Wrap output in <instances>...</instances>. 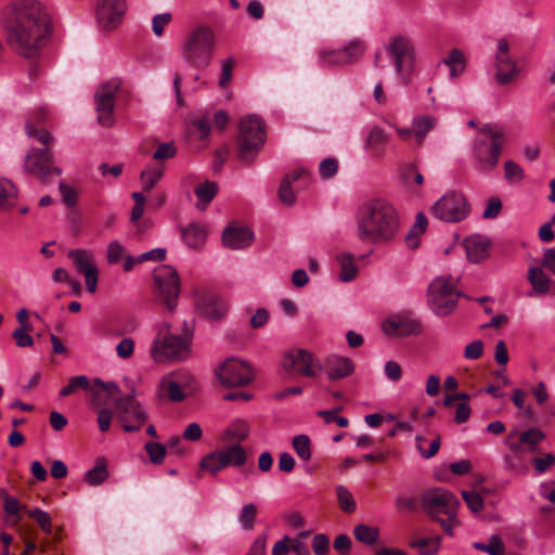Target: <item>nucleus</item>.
I'll use <instances>...</instances> for the list:
<instances>
[{
	"label": "nucleus",
	"instance_id": "4c0bfd02",
	"mask_svg": "<svg viewBox=\"0 0 555 555\" xmlns=\"http://www.w3.org/2000/svg\"><path fill=\"white\" fill-rule=\"evenodd\" d=\"M337 262L340 267L338 276L341 282H350L357 276L358 268L351 254L338 255Z\"/></svg>",
	"mask_w": 555,
	"mask_h": 555
},
{
	"label": "nucleus",
	"instance_id": "338daca9",
	"mask_svg": "<svg viewBox=\"0 0 555 555\" xmlns=\"http://www.w3.org/2000/svg\"><path fill=\"white\" fill-rule=\"evenodd\" d=\"M312 550L315 555H326L330 550V539L322 533L315 534L312 540Z\"/></svg>",
	"mask_w": 555,
	"mask_h": 555
},
{
	"label": "nucleus",
	"instance_id": "3c124183",
	"mask_svg": "<svg viewBox=\"0 0 555 555\" xmlns=\"http://www.w3.org/2000/svg\"><path fill=\"white\" fill-rule=\"evenodd\" d=\"M504 465L506 470L517 475H524L528 470L522 456L516 457V454H506L504 456Z\"/></svg>",
	"mask_w": 555,
	"mask_h": 555
},
{
	"label": "nucleus",
	"instance_id": "393cba45",
	"mask_svg": "<svg viewBox=\"0 0 555 555\" xmlns=\"http://www.w3.org/2000/svg\"><path fill=\"white\" fill-rule=\"evenodd\" d=\"M324 367L332 380H338L350 376L354 371V364L349 358L332 356L325 360Z\"/></svg>",
	"mask_w": 555,
	"mask_h": 555
},
{
	"label": "nucleus",
	"instance_id": "680f3d73",
	"mask_svg": "<svg viewBox=\"0 0 555 555\" xmlns=\"http://www.w3.org/2000/svg\"><path fill=\"white\" fill-rule=\"evenodd\" d=\"M59 189H60V193H61L63 203L67 207H75L78 202V195H77V192L75 191V189L67 185L63 181L60 182Z\"/></svg>",
	"mask_w": 555,
	"mask_h": 555
},
{
	"label": "nucleus",
	"instance_id": "412c9836",
	"mask_svg": "<svg viewBox=\"0 0 555 555\" xmlns=\"http://www.w3.org/2000/svg\"><path fill=\"white\" fill-rule=\"evenodd\" d=\"M90 405L93 410L106 409V405L115 404L119 397V388L115 383H104L95 379L92 386H89Z\"/></svg>",
	"mask_w": 555,
	"mask_h": 555
},
{
	"label": "nucleus",
	"instance_id": "cd10ccee",
	"mask_svg": "<svg viewBox=\"0 0 555 555\" xmlns=\"http://www.w3.org/2000/svg\"><path fill=\"white\" fill-rule=\"evenodd\" d=\"M37 526L48 535L46 541L37 543V551L40 548L42 552L48 551L52 544L60 538V528H54L51 522V517L47 512L37 508Z\"/></svg>",
	"mask_w": 555,
	"mask_h": 555
},
{
	"label": "nucleus",
	"instance_id": "bf43d9fd",
	"mask_svg": "<svg viewBox=\"0 0 555 555\" xmlns=\"http://www.w3.org/2000/svg\"><path fill=\"white\" fill-rule=\"evenodd\" d=\"M31 328L17 327L13 331L12 337L15 344L20 348L31 347L34 345V338L29 334Z\"/></svg>",
	"mask_w": 555,
	"mask_h": 555
},
{
	"label": "nucleus",
	"instance_id": "f03ea898",
	"mask_svg": "<svg viewBox=\"0 0 555 555\" xmlns=\"http://www.w3.org/2000/svg\"><path fill=\"white\" fill-rule=\"evenodd\" d=\"M9 48L25 59L35 56V0H13L0 12Z\"/></svg>",
	"mask_w": 555,
	"mask_h": 555
},
{
	"label": "nucleus",
	"instance_id": "f3484780",
	"mask_svg": "<svg viewBox=\"0 0 555 555\" xmlns=\"http://www.w3.org/2000/svg\"><path fill=\"white\" fill-rule=\"evenodd\" d=\"M67 257L72 260L76 271L85 276L86 288L89 293H95L99 282V269L95 263L94 253L90 249H72Z\"/></svg>",
	"mask_w": 555,
	"mask_h": 555
},
{
	"label": "nucleus",
	"instance_id": "c9c22d12",
	"mask_svg": "<svg viewBox=\"0 0 555 555\" xmlns=\"http://www.w3.org/2000/svg\"><path fill=\"white\" fill-rule=\"evenodd\" d=\"M528 280L532 285L533 293L539 295L548 293L551 280L541 268L531 267L528 270Z\"/></svg>",
	"mask_w": 555,
	"mask_h": 555
},
{
	"label": "nucleus",
	"instance_id": "774afa93",
	"mask_svg": "<svg viewBox=\"0 0 555 555\" xmlns=\"http://www.w3.org/2000/svg\"><path fill=\"white\" fill-rule=\"evenodd\" d=\"M268 534L258 535L245 555H266Z\"/></svg>",
	"mask_w": 555,
	"mask_h": 555
},
{
	"label": "nucleus",
	"instance_id": "f704fd0d",
	"mask_svg": "<svg viewBox=\"0 0 555 555\" xmlns=\"http://www.w3.org/2000/svg\"><path fill=\"white\" fill-rule=\"evenodd\" d=\"M194 193L197 197L196 207L201 210L206 209L207 205L215 198L218 193V185L212 181H205L198 184Z\"/></svg>",
	"mask_w": 555,
	"mask_h": 555
},
{
	"label": "nucleus",
	"instance_id": "39448f33",
	"mask_svg": "<svg viewBox=\"0 0 555 555\" xmlns=\"http://www.w3.org/2000/svg\"><path fill=\"white\" fill-rule=\"evenodd\" d=\"M504 144V133L491 126L480 129L473 144V159L476 170L491 172L499 164Z\"/></svg>",
	"mask_w": 555,
	"mask_h": 555
},
{
	"label": "nucleus",
	"instance_id": "a18cd8bd",
	"mask_svg": "<svg viewBox=\"0 0 555 555\" xmlns=\"http://www.w3.org/2000/svg\"><path fill=\"white\" fill-rule=\"evenodd\" d=\"M249 434V426L243 420L234 421L225 430L224 435L232 440L243 441Z\"/></svg>",
	"mask_w": 555,
	"mask_h": 555
},
{
	"label": "nucleus",
	"instance_id": "7c9ffc66",
	"mask_svg": "<svg viewBox=\"0 0 555 555\" xmlns=\"http://www.w3.org/2000/svg\"><path fill=\"white\" fill-rule=\"evenodd\" d=\"M52 154L48 149L43 151L37 150V175H40L46 181L51 177H59L62 173L60 168L52 165Z\"/></svg>",
	"mask_w": 555,
	"mask_h": 555
},
{
	"label": "nucleus",
	"instance_id": "13d9d810",
	"mask_svg": "<svg viewBox=\"0 0 555 555\" xmlns=\"http://www.w3.org/2000/svg\"><path fill=\"white\" fill-rule=\"evenodd\" d=\"M145 450L152 463L160 464L166 456V447L158 442L145 443Z\"/></svg>",
	"mask_w": 555,
	"mask_h": 555
},
{
	"label": "nucleus",
	"instance_id": "dca6fc26",
	"mask_svg": "<svg viewBox=\"0 0 555 555\" xmlns=\"http://www.w3.org/2000/svg\"><path fill=\"white\" fill-rule=\"evenodd\" d=\"M218 380L225 387H238L251 382L250 366L237 359H228L216 369Z\"/></svg>",
	"mask_w": 555,
	"mask_h": 555
},
{
	"label": "nucleus",
	"instance_id": "5fc2aeb1",
	"mask_svg": "<svg viewBox=\"0 0 555 555\" xmlns=\"http://www.w3.org/2000/svg\"><path fill=\"white\" fill-rule=\"evenodd\" d=\"M462 496L473 513H478L483 509V499L478 492L473 490H463Z\"/></svg>",
	"mask_w": 555,
	"mask_h": 555
},
{
	"label": "nucleus",
	"instance_id": "58836bf2",
	"mask_svg": "<svg viewBox=\"0 0 555 555\" xmlns=\"http://www.w3.org/2000/svg\"><path fill=\"white\" fill-rule=\"evenodd\" d=\"M318 64L321 67L345 66L339 49L323 48L318 51Z\"/></svg>",
	"mask_w": 555,
	"mask_h": 555
},
{
	"label": "nucleus",
	"instance_id": "2f4dec72",
	"mask_svg": "<svg viewBox=\"0 0 555 555\" xmlns=\"http://www.w3.org/2000/svg\"><path fill=\"white\" fill-rule=\"evenodd\" d=\"M442 63L449 68L452 79L463 75L466 69V57L457 48L450 50Z\"/></svg>",
	"mask_w": 555,
	"mask_h": 555
},
{
	"label": "nucleus",
	"instance_id": "0e129e2a",
	"mask_svg": "<svg viewBox=\"0 0 555 555\" xmlns=\"http://www.w3.org/2000/svg\"><path fill=\"white\" fill-rule=\"evenodd\" d=\"M134 340L131 337L122 338L116 346V353L120 359H128L133 354Z\"/></svg>",
	"mask_w": 555,
	"mask_h": 555
},
{
	"label": "nucleus",
	"instance_id": "6e6552de",
	"mask_svg": "<svg viewBox=\"0 0 555 555\" xmlns=\"http://www.w3.org/2000/svg\"><path fill=\"white\" fill-rule=\"evenodd\" d=\"M428 304L431 310L441 317L450 314L457 306L461 293L457 291V279L438 276L429 284Z\"/></svg>",
	"mask_w": 555,
	"mask_h": 555
},
{
	"label": "nucleus",
	"instance_id": "ddd939ff",
	"mask_svg": "<svg viewBox=\"0 0 555 555\" xmlns=\"http://www.w3.org/2000/svg\"><path fill=\"white\" fill-rule=\"evenodd\" d=\"M509 43L506 39H499L494 54L495 81L500 86L515 83L520 76V67L516 60L509 54Z\"/></svg>",
	"mask_w": 555,
	"mask_h": 555
},
{
	"label": "nucleus",
	"instance_id": "bb28decb",
	"mask_svg": "<svg viewBox=\"0 0 555 555\" xmlns=\"http://www.w3.org/2000/svg\"><path fill=\"white\" fill-rule=\"evenodd\" d=\"M304 180L308 181V172L305 169H296L294 172L286 175L279 188V197L285 205H293L296 201L293 184Z\"/></svg>",
	"mask_w": 555,
	"mask_h": 555
},
{
	"label": "nucleus",
	"instance_id": "a878e982",
	"mask_svg": "<svg viewBox=\"0 0 555 555\" xmlns=\"http://www.w3.org/2000/svg\"><path fill=\"white\" fill-rule=\"evenodd\" d=\"M222 242L229 248L240 249L251 244L253 234L247 228L229 225L223 231Z\"/></svg>",
	"mask_w": 555,
	"mask_h": 555
},
{
	"label": "nucleus",
	"instance_id": "2eb2a0df",
	"mask_svg": "<svg viewBox=\"0 0 555 555\" xmlns=\"http://www.w3.org/2000/svg\"><path fill=\"white\" fill-rule=\"evenodd\" d=\"M116 414L122 424V429L128 433L140 430L149 417L145 408L129 395L118 398Z\"/></svg>",
	"mask_w": 555,
	"mask_h": 555
},
{
	"label": "nucleus",
	"instance_id": "a211bd4d",
	"mask_svg": "<svg viewBox=\"0 0 555 555\" xmlns=\"http://www.w3.org/2000/svg\"><path fill=\"white\" fill-rule=\"evenodd\" d=\"M127 11L126 0H100L96 5V23L101 30L117 28Z\"/></svg>",
	"mask_w": 555,
	"mask_h": 555
},
{
	"label": "nucleus",
	"instance_id": "c85d7f7f",
	"mask_svg": "<svg viewBox=\"0 0 555 555\" xmlns=\"http://www.w3.org/2000/svg\"><path fill=\"white\" fill-rule=\"evenodd\" d=\"M437 125V118L431 115H417L412 120V128L414 131V144L420 147L427 133L431 131Z\"/></svg>",
	"mask_w": 555,
	"mask_h": 555
},
{
	"label": "nucleus",
	"instance_id": "4d7b16f0",
	"mask_svg": "<svg viewBox=\"0 0 555 555\" xmlns=\"http://www.w3.org/2000/svg\"><path fill=\"white\" fill-rule=\"evenodd\" d=\"M476 548L482 550L490 555H503L504 554V545L499 535H492L489 540L488 544L476 543Z\"/></svg>",
	"mask_w": 555,
	"mask_h": 555
},
{
	"label": "nucleus",
	"instance_id": "8fccbe9b",
	"mask_svg": "<svg viewBox=\"0 0 555 555\" xmlns=\"http://www.w3.org/2000/svg\"><path fill=\"white\" fill-rule=\"evenodd\" d=\"M127 253L125 246L118 241H112L106 250V261L108 264H116L121 260L125 261Z\"/></svg>",
	"mask_w": 555,
	"mask_h": 555
},
{
	"label": "nucleus",
	"instance_id": "7ed1b4c3",
	"mask_svg": "<svg viewBox=\"0 0 555 555\" xmlns=\"http://www.w3.org/2000/svg\"><path fill=\"white\" fill-rule=\"evenodd\" d=\"M215 48V31L211 27L199 24L191 28L182 38L180 54L190 67L205 68L214 57Z\"/></svg>",
	"mask_w": 555,
	"mask_h": 555
},
{
	"label": "nucleus",
	"instance_id": "f257e3e1",
	"mask_svg": "<svg viewBox=\"0 0 555 555\" xmlns=\"http://www.w3.org/2000/svg\"><path fill=\"white\" fill-rule=\"evenodd\" d=\"M399 229V212L389 201L373 198L360 206L357 215V235L361 242L376 245L392 242Z\"/></svg>",
	"mask_w": 555,
	"mask_h": 555
},
{
	"label": "nucleus",
	"instance_id": "0eeeda50",
	"mask_svg": "<svg viewBox=\"0 0 555 555\" xmlns=\"http://www.w3.org/2000/svg\"><path fill=\"white\" fill-rule=\"evenodd\" d=\"M266 142L264 121L256 115L250 114L240 121L238 125V157L245 163H250L259 153Z\"/></svg>",
	"mask_w": 555,
	"mask_h": 555
},
{
	"label": "nucleus",
	"instance_id": "a19ab883",
	"mask_svg": "<svg viewBox=\"0 0 555 555\" xmlns=\"http://www.w3.org/2000/svg\"><path fill=\"white\" fill-rule=\"evenodd\" d=\"M108 477L106 463L104 460H99L94 467L89 469L83 477V480L90 486H99L104 482Z\"/></svg>",
	"mask_w": 555,
	"mask_h": 555
},
{
	"label": "nucleus",
	"instance_id": "c756f323",
	"mask_svg": "<svg viewBox=\"0 0 555 555\" xmlns=\"http://www.w3.org/2000/svg\"><path fill=\"white\" fill-rule=\"evenodd\" d=\"M206 237L207 229L202 224L192 223L182 230V238L190 248H201Z\"/></svg>",
	"mask_w": 555,
	"mask_h": 555
},
{
	"label": "nucleus",
	"instance_id": "20e7f679",
	"mask_svg": "<svg viewBox=\"0 0 555 555\" xmlns=\"http://www.w3.org/2000/svg\"><path fill=\"white\" fill-rule=\"evenodd\" d=\"M456 496L443 488L426 490L421 496L423 511L437 520L448 535H453V528L459 525Z\"/></svg>",
	"mask_w": 555,
	"mask_h": 555
},
{
	"label": "nucleus",
	"instance_id": "69168bd1",
	"mask_svg": "<svg viewBox=\"0 0 555 555\" xmlns=\"http://www.w3.org/2000/svg\"><path fill=\"white\" fill-rule=\"evenodd\" d=\"M338 169V162L335 158H325L319 166V171L322 178L328 179L336 175Z\"/></svg>",
	"mask_w": 555,
	"mask_h": 555
},
{
	"label": "nucleus",
	"instance_id": "e433bc0d",
	"mask_svg": "<svg viewBox=\"0 0 555 555\" xmlns=\"http://www.w3.org/2000/svg\"><path fill=\"white\" fill-rule=\"evenodd\" d=\"M165 168L163 165L147 167L140 175L143 192H150L163 178Z\"/></svg>",
	"mask_w": 555,
	"mask_h": 555
},
{
	"label": "nucleus",
	"instance_id": "9b49d317",
	"mask_svg": "<svg viewBox=\"0 0 555 555\" xmlns=\"http://www.w3.org/2000/svg\"><path fill=\"white\" fill-rule=\"evenodd\" d=\"M469 204L460 192H448L442 195L431 207L435 218L444 222H460L469 214Z\"/></svg>",
	"mask_w": 555,
	"mask_h": 555
},
{
	"label": "nucleus",
	"instance_id": "49530a36",
	"mask_svg": "<svg viewBox=\"0 0 555 555\" xmlns=\"http://www.w3.org/2000/svg\"><path fill=\"white\" fill-rule=\"evenodd\" d=\"M293 448L302 461L307 462L311 459V441L307 435L295 436Z\"/></svg>",
	"mask_w": 555,
	"mask_h": 555
},
{
	"label": "nucleus",
	"instance_id": "79ce46f5",
	"mask_svg": "<svg viewBox=\"0 0 555 555\" xmlns=\"http://www.w3.org/2000/svg\"><path fill=\"white\" fill-rule=\"evenodd\" d=\"M354 538L357 541L365 544L373 545L379 538V530L376 527H370L364 524H360L353 529Z\"/></svg>",
	"mask_w": 555,
	"mask_h": 555
},
{
	"label": "nucleus",
	"instance_id": "9d476101",
	"mask_svg": "<svg viewBox=\"0 0 555 555\" xmlns=\"http://www.w3.org/2000/svg\"><path fill=\"white\" fill-rule=\"evenodd\" d=\"M153 278L157 300L169 311H173L180 294V278L177 270L169 264H162L154 270Z\"/></svg>",
	"mask_w": 555,
	"mask_h": 555
},
{
	"label": "nucleus",
	"instance_id": "72a5a7b5",
	"mask_svg": "<svg viewBox=\"0 0 555 555\" xmlns=\"http://www.w3.org/2000/svg\"><path fill=\"white\" fill-rule=\"evenodd\" d=\"M388 140L386 132L379 128L374 127L370 130L366 139V147L376 157H380L385 152V144Z\"/></svg>",
	"mask_w": 555,
	"mask_h": 555
},
{
	"label": "nucleus",
	"instance_id": "4be33fe9",
	"mask_svg": "<svg viewBox=\"0 0 555 555\" xmlns=\"http://www.w3.org/2000/svg\"><path fill=\"white\" fill-rule=\"evenodd\" d=\"M184 387L189 391H194L197 387L196 380L191 375H185V380H173L171 376H165L158 384V396L168 398L173 402H180L184 399V393L181 390Z\"/></svg>",
	"mask_w": 555,
	"mask_h": 555
},
{
	"label": "nucleus",
	"instance_id": "ea45409f",
	"mask_svg": "<svg viewBox=\"0 0 555 555\" xmlns=\"http://www.w3.org/2000/svg\"><path fill=\"white\" fill-rule=\"evenodd\" d=\"M166 257L165 248H155L150 251L141 254L138 258H133L132 256H126L125 262H122V268L125 271H131L137 263L143 262L145 260H164Z\"/></svg>",
	"mask_w": 555,
	"mask_h": 555
},
{
	"label": "nucleus",
	"instance_id": "5701e85b",
	"mask_svg": "<svg viewBox=\"0 0 555 555\" xmlns=\"http://www.w3.org/2000/svg\"><path fill=\"white\" fill-rule=\"evenodd\" d=\"M54 40V20L51 13L37 3V51Z\"/></svg>",
	"mask_w": 555,
	"mask_h": 555
},
{
	"label": "nucleus",
	"instance_id": "423d86ee",
	"mask_svg": "<svg viewBox=\"0 0 555 555\" xmlns=\"http://www.w3.org/2000/svg\"><path fill=\"white\" fill-rule=\"evenodd\" d=\"M397 75L404 83H409L415 72L416 51L414 42L404 35L392 36L385 46Z\"/></svg>",
	"mask_w": 555,
	"mask_h": 555
},
{
	"label": "nucleus",
	"instance_id": "f8f14e48",
	"mask_svg": "<svg viewBox=\"0 0 555 555\" xmlns=\"http://www.w3.org/2000/svg\"><path fill=\"white\" fill-rule=\"evenodd\" d=\"M283 370L291 376L317 377L323 370V365L314 356L305 349H292L284 353L282 359Z\"/></svg>",
	"mask_w": 555,
	"mask_h": 555
},
{
	"label": "nucleus",
	"instance_id": "052dcab7",
	"mask_svg": "<svg viewBox=\"0 0 555 555\" xmlns=\"http://www.w3.org/2000/svg\"><path fill=\"white\" fill-rule=\"evenodd\" d=\"M177 154V147L173 142H166L158 145L153 154V159L164 160L173 158Z\"/></svg>",
	"mask_w": 555,
	"mask_h": 555
},
{
	"label": "nucleus",
	"instance_id": "aec40b11",
	"mask_svg": "<svg viewBox=\"0 0 555 555\" xmlns=\"http://www.w3.org/2000/svg\"><path fill=\"white\" fill-rule=\"evenodd\" d=\"M385 335L389 337H405L417 335L422 332L420 322L413 320L408 314H393L385 319L382 323Z\"/></svg>",
	"mask_w": 555,
	"mask_h": 555
},
{
	"label": "nucleus",
	"instance_id": "37998d69",
	"mask_svg": "<svg viewBox=\"0 0 555 555\" xmlns=\"http://www.w3.org/2000/svg\"><path fill=\"white\" fill-rule=\"evenodd\" d=\"M440 537L424 538L411 543V546L417 548L421 555H436L440 547Z\"/></svg>",
	"mask_w": 555,
	"mask_h": 555
},
{
	"label": "nucleus",
	"instance_id": "864d4df0",
	"mask_svg": "<svg viewBox=\"0 0 555 555\" xmlns=\"http://www.w3.org/2000/svg\"><path fill=\"white\" fill-rule=\"evenodd\" d=\"M505 178L511 183H518L525 178L522 168L513 160H507L504 164Z\"/></svg>",
	"mask_w": 555,
	"mask_h": 555
},
{
	"label": "nucleus",
	"instance_id": "de8ad7c7",
	"mask_svg": "<svg viewBox=\"0 0 555 555\" xmlns=\"http://www.w3.org/2000/svg\"><path fill=\"white\" fill-rule=\"evenodd\" d=\"M257 515V507L253 503L245 504L238 514V522L244 530H251L254 528L255 518Z\"/></svg>",
	"mask_w": 555,
	"mask_h": 555
},
{
	"label": "nucleus",
	"instance_id": "09e8293b",
	"mask_svg": "<svg viewBox=\"0 0 555 555\" xmlns=\"http://www.w3.org/2000/svg\"><path fill=\"white\" fill-rule=\"evenodd\" d=\"M545 438L542 430L530 428L519 435V442L529 447L530 451H534L535 447Z\"/></svg>",
	"mask_w": 555,
	"mask_h": 555
},
{
	"label": "nucleus",
	"instance_id": "4468645a",
	"mask_svg": "<svg viewBox=\"0 0 555 555\" xmlns=\"http://www.w3.org/2000/svg\"><path fill=\"white\" fill-rule=\"evenodd\" d=\"M245 462V450L240 444H232L205 455L201 461V467L209 474L216 475L230 465L241 466Z\"/></svg>",
	"mask_w": 555,
	"mask_h": 555
},
{
	"label": "nucleus",
	"instance_id": "6ab92c4d",
	"mask_svg": "<svg viewBox=\"0 0 555 555\" xmlns=\"http://www.w3.org/2000/svg\"><path fill=\"white\" fill-rule=\"evenodd\" d=\"M118 85L106 82L101 85L94 94L98 121L103 127H111L114 122L113 112L115 107V94Z\"/></svg>",
	"mask_w": 555,
	"mask_h": 555
},
{
	"label": "nucleus",
	"instance_id": "473e14b6",
	"mask_svg": "<svg viewBox=\"0 0 555 555\" xmlns=\"http://www.w3.org/2000/svg\"><path fill=\"white\" fill-rule=\"evenodd\" d=\"M346 65L358 62L366 51V43L362 39H352L340 48Z\"/></svg>",
	"mask_w": 555,
	"mask_h": 555
},
{
	"label": "nucleus",
	"instance_id": "603ef678",
	"mask_svg": "<svg viewBox=\"0 0 555 555\" xmlns=\"http://www.w3.org/2000/svg\"><path fill=\"white\" fill-rule=\"evenodd\" d=\"M90 383L87 376L79 375L69 379L68 384L60 390V396L67 397L77 389H89Z\"/></svg>",
	"mask_w": 555,
	"mask_h": 555
},
{
	"label": "nucleus",
	"instance_id": "e2e57ef3",
	"mask_svg": "<svg viewBox=\"0 0 555 555\" xmlns=\"http://www.w3.org/2000/svg\"><path fill=\"white\" fill-rule=\"evenodd\" d=\"M172 16L170 13L156 14L152 20V30L155 36L160 37L164 34L165 27L171 22Z\"/></svg>",
	"mask_w": 555,
	"mask_h": 555
},
{
	"label": "nucleus",
	"instance_id": "6e6d98bb",
	"mask_svg": "<svg viewBox=\"0 0 555 555\" xmlns=\"http://www.w3.org/2000/svg\"><path fill=\"white\" fill-rule=\"evenodd\" d=\"M16 197V189L14 184L3 178H0V208L4 207Z\"/></svg>",
	"mask_w": 555,
	"mask_h": 555
},
{
	"label": "nucleus",
	"instance_id": "1a4fd4ad",
	"mask_svg": "<svg viewBox=\"0 0 555 555\" xmlns=\"http://www.w3.org/2000/svg\"><path fill=\"white\" fill-rule=\"evenodd\" d=\"M190 339L188 335L181 337L170 333H159L153 340L151 357L158 363L184 360L190 354Z\"/></svg>",
	"mask_w": 555,
	"mask_h": 555
},
{
	"label": "nucleus",
	"instance_id": "c03bdc74",
	"mask_svg": "<svg viewBox=\"0 0 555 555\" xmlns=\"http://www.w3.org/2000/svg\"><path fill=\"white\" fill-rule=\"evenodd\" d=\"M339 507L345 513H353L357 508L356 501L351 492L343 485L335 489Z\"/></svg>",
	"mask_w": 555,
	"mask_h": 555
},
{
	"label": "nucleus",
	"instance_id": "b1692460",
	"mask_svg": "<svg viewBox=\"0 0 555 555\" xmlns=\"http://www.w3.org/2000/svg\"><path fill=\"white\" fill-rule=\"evenodd\" d=\"M467 259L478 263L489 255L490 241L481 235H470L463 242Z\"/></svg>",
	"mask_w": 555,
	"mask_h": 555
}]
</instances>
